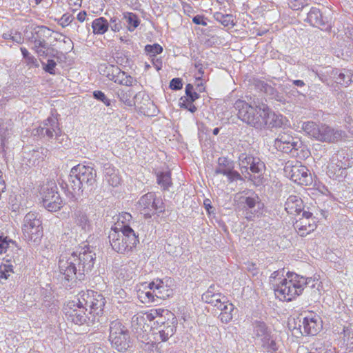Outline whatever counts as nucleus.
<instances>
[{"label": "nucleus", "instance_id": "nucleus-1", "mask_svg": "<svg viewBox=\"0 0 353 353\" xmlns=\"http://www.w3.org/2000/svg\"><path fill=\"white\" fill-rule=\"evenodd\" d=\"M106 303L105 296L94 290L81 291L74 300L69 301L65 307L68 321L75 325L88 326L99 321Z\"/></svg>", "mask_w": 353, "mask_h": 353}, {"label": "nucleus", "instance_id": "nucleus-2", "mask_svg": "<svg viewBox=\"0 0 353 353\" xmlns=\"http://www.w3.org/2000/svg\"><path fill=\"white\" fill-rule=\"evenodd\" d=\"M96 254L90 246L79 251L65 253L60 256L59 270L63 276L64 285L72 286L77 281H83L85 274L90 272L95 263Z\"/></svg>", "mask_w": 353, "mask_h": 353}, {"label": "nucleus", "instance_id": "nucleus-3", "mask_svg": "<svg viewBox=\"0 0 353 353\" xmlns=\"http://www.w3.org/2000/svg\"><path fill=\"white\" fill-rule=\"evenodd\" d=\"M287 278L273 283L275 295L280 299L291 301L305 290L310 300L316 301L320 296V283L312 277H304L294 272H288Z\"/></svg>", "mask_w": 353, "mask_h": 353}, {"label": "nucleus", "instance_id": "nucleus-4", "mask_svg": "<svg viewBox=\"0 0 353 353\" xmlns=\"http://www.w3.org/2000/svg\"><path fill=\"white\" fill-rule=\"evenodd\" d=\"M96 178L97 171L92 166L78 164L71 169L67 181H63L61 186L71 198L77 199L84 191L88 193L96 188Z\"/></svg>", "mask_w": 353, "mask_h": 353}, {"label": "nucleus", "instance_id": "nucleus-5", "mask_svg": "<svg viewBox=\"0 0 353 353\" xmlns=\"http://www.w3.org/2000/svg\"><path fill=\"white\" fill-rule=\"evenodd\" d=\"M108 238L112 250L120 254L132 252L139 243V236L130 225L112 227Z\"/></svg>", "mask_w": 353, "mask_h": 353}, {"label": "nucleus", "instance_id": "nucleus-6", "mask_svg": "<svg viewBox=\"0 0 353 353\" xmlns=\"http://www.w3.org/2000/svg\"><path fill=\"white\" fill-rule=\"evenodd\" d=\"M301 129L310 137L326 143H334L341 140L345 136V132L334 129L323 123L317 124L314 121L302 123Z\"/></svg>", "mask_w": 353, "mask_h": 353}, {"label": "nucleus", "instance_id": "nucleus-7", "mask_svg": "<svg viewBox=\"0 0 353 353\" xmlns=\"http://www.w3.org/2000/svg\"><path fill=\"white\" fill-rule=\"evenodd\" d=\"M108 341L113 349L119 352H125L132 346V340L128 327L118 320H113L109 324Z\"/></svg>", "mask_w": 353, "mask_h": 353}, {"label": "nucleus", "instance_id": "nucleus-8", "mask_svg": "<svg viewBox=\"0 0 353 353\" xmlns=\"http://www.w3.org/2000/svg\"><path fill=\"white\" fill-rule=\"evenodd\" d=\"M261 107L262 104L254 106L242 99H238L234 103L238 118L256 128H261V125L263 123Z\"/></svg>", "mask_w": 353, "mask_h": 353}, {"label": "nucleus", "instance_id": "nucleus-9", "mask_svg": "<svg viewBox=\"0 0 353 353\" xmlns=\"http://www.w3.org/2000/svg\"><path fill=\"white\" fill-rule=\"evenodd\" d=\"M253 337L259 342L263 351L274 353L279 350L276 337L272 330L262 321L255 320L252 322Z\"/></svg>", "mask_w": 353, "mask_h": 353}, {"label": "nucleus", "instance_id": "nucleus-10", "mask_svg": "<svg viewBox=\"0 0 353 353\" xmlns=\"http://www.w3.org/2000/svg\"><path fill=\"white\" fill-rule=\"evenodd\" d=\"M23 239L35 245L40 243L43 235L41 216L37 212H30L23 218L22 225Z\"/></svg>", "mask_w": 353, "mask_h": 353}, {"label": "nucleus", "instance_id": "nucleus-11", "mask_svg": "<svg viewBox=\"0 0 353 353\" xmlns=\"http://www.w3.org/2000/svg\"><path fill=\"white\" fill-rule=\"evenodd\" d=\"M37 134L43 138L46 137L48 140L53 139L55 136L54 139L60 145L59 147H66L70 143L68 135L63 133L59 128L57 118L48 117L37 129Z\"/></svg>", "mask_w": 353, "mask_h": 353}, {"label": "nucleus", "instance_id": "nucleus-12", "mask_svg": "<svg viewBox=\"0 0 353 353\" xmlns=\"http://www.w3.org/2000/svg\"><path fill=\"white\" fill-rule=\"evenodd\" d=\"M137 209L144 214L145 218H151L154 214H161L165 211L162 199L157 198L154 192H148L137 201Z\"/></svg>", "mask_w": 353, "mask_h": 353}, {"label": "nucleus", "instance_id": "nucleus-13", "mask_svg": "<svg viewBox=\"0 0 353 353\" xmlns=\"http://www.w3.org/2000/svg\"><path fill=\"white\" fill-rule=\"evenodd\" d=\"M41 195L42 205L49 212H57L63 207V200L54 183H48L44 185L42 188Z\"/></svg>", "mask_w": 353, "mask_h": 353}, {"label": "nucleus", "instance_id": "nucleus-14", "mask_svg": "<svg viewBox=\"0 0 353 353\" xmlns=\"http://www.w3.org/2000/svg\"><path fill=\"white\" fill-rule=\"evenodd\" d=\"M321 318L315 314H310L304 317L301 324L298 327H294L292 330L294 335H312L314 336L322 327Z\"/></svg>", "mask_w": 353, "mask_h": 353}, {"label": "nucleus", "instance_id": "nucleus-15", "mask_svg": "<svg viewBox=\"0 0 353 353\" xmlns=\"http://www.w3.org/2000/svg\"><path fill=\"white\" fill-rule=\"evenodd\" d=\"M274 145L277 150L294 155L299 148L301 147L302 143L297 137H293L290 134L283 133L279 134L275 139Z\"/></svg>", "mask_w": 353, "mask_h": 353}, {"label": "nucleus", "instance_id": "nucleus-16", "mask_svg": "<svg viewBox=\"0 0 353 353\" xmlns=\"http://www.w3.org/2000/svg\"><path fill=\"white\" fill-rule=\"evenodd\" d=\"M239 165L245 171L250 170L254 174L262 175L265 170L264 162L258 157L251 154L241 153L239 157Z\"/></svg>", "mask_w": 353, "mask_h": 353}, {"label": "nucleus", "instance_id": "nucleus-17", "mask_svg": "<svg viewBox=\"0 0 353 353\" xmlns=\"http://www.w3.org/2000/svg\"><path fill=\"white\" fill-rule=\"evenodd\" d=\"M262 112L261 116L263 123L261 125V128L267 126L268 128H281L285 121L286 119L282 114L275 113L272 111L267 105L262 103Z\"/></svg>", "mask_w": 353, "mask_h": 353}, {"label": "nucleus", "instance_id": "nucleus-18", "mask_svg": "<svg viewBox=\"0 0 353 353\" xmlns=\"http://www.w3.org/2000/svg\"><path fill=\"white\" fill-rule=\"evenodd\" d=\"M294 227L300 236H305L316 228V219L312 212L303 211L302 218L295 222Z\"/></svg>", "mask_w": 353, "mask_h": 353}, {"label": "nucleus", "instance_id": "nucleus-19", "mask_svg": "<svg viewBox=\"0 0 353 353\" xmlns=\"http://www.w3.org/2000/svg\"><path fill=\"white\" fill-rule=\"evenodd\" d=\"M290 174V179L293 181L302 185H307L312 181L309 170L302 165H293L291 168Z\"/></svg>", "mask_w": 353, "mask_h": 353}, {"label": "nucleus", "instance_id": "nucleus-20", "mask_svg": "<svg viewBox=\"0 0 353 353\" xmlns=\"http://www.w3.org/2000/svg\"><path fill=\"white\" fill-rule=\"evenodd\" d=\"M50 31V29L46 26H37L30 37V41L33 43V46H41L44 49H48L46 39L51 36Z\"/></svg>", "mask_w": 353, "mask_h": 353}, {"label": "nucleus", "instance_id": "nucleus-21", "mask_svg": "<svg viewBox=\"0 0 353 353\" xmlns=\"http://www.w3.org/2000/svg\"><path fill=\"white\" fill-rule=\"evenodd\" d=\"M241 203L243 205V209L247 211L246 219H252L253 212H256L257 210H260L263 205L261 204L259 197L256 194L253 193L250 196H242L241 199Z\"/></svg>", "mask_w": 353, "mask_h": 353}, {"label": "nucleus", "instance_id": "nucleus-22", "mask_svg": "<svg viewBox=\"0 0 353 353\" xmlns=\"http://www.w3.org/2000/svg\"><path fill=\"white\" fill-rule=\"evenodd\" d=\"M305 21L311 26L321 30H326L330 26L327 18L325 17L320 10L316 7L311 8L307 13Z\"/></svg>", "mask_w": 353, "mask_h": 353}, {"label": "nucleus", "instance_id": "nucleus-23", "mask_svg": "<svg viewBox=\"0 0 353 353\" xmlns=\"http://www.w3.org/2000/svg\"><path fill=\"white\" fill-rule=\"evenodd\" d=\"M72 217L77 226L86 232H90L92 229V221L89 218L87 209L79 208L74 210Z\"/></svg>", "mask_w": 353, "mask_h": 353}, {"label": "nucleus", "instance_id": "nucleus-24", "mask_svg": "<svg viewBox=\"0 0 353 353\" xmlns=\"http://www.w3.org/2000/svg\"><path fill=\"white\" fill-rule=\"evenodd\" d=\"M303 201L297 195H290L285 201V210L290 214H300L303 213Z\"/></svg>", "mask_w": 353, "mask_h": 353}, {"label": "nucleus", "instance_id": "nucleus-25", "mask_svg": "<svg viewBox=\"0 0 353 353\" xmlns=\"http://www.w3.org/2000/svg\"><path fill=\"white\" fill-rule=\"evenodd\" d=\"M152 288H154V294L158 299H166L173 294V290L167 284H165L163 280L157 279L150 283Z\"/></svg>", "mask_w": 353, "mask_h": 353}, {"label": "nucleus", "instance_id": "nucleus-26", "mask_svg": "<svg viewBox=\"0 0 353 353\" xmlns=\"http://www.w3.org/2000/svg\"><path fill=\"white\" fill-rule=\"evenodd\" d=\"M177 322L176 318L174 316L167 319V323L158 327L159 334L162 341H166L171 337L176 331Z\"/></svg>", "mask_w": 353, "mask_h": 353}, {"label": "nucleus", "instance_id": "nucleus-27", "mask_svg": "<svg viewBox=\"0 0 353 353\" xmlns=\"http://www.w3.org/2000/svg\"><path fill=\"white\" fill-rule=\"evenodd\" d=\"M330 161H332V164L339 165V167L345 174H347V169L353 165V159L349 158L347 154L344 151L334 154Z\"/></svg>", "mask_w": 353, "mask_h": 353}, {"label": "nucleus", "instance_id": "nucleus-28", "mask_svg": "<svg viewBox=\"0 0 353 353\" xmlns=\"http://www.w3.org/2000/svg\"><path fill=\"white\" fill-rule=\"evenodd\" d=\"M334 81L343 86L347 87L352 83V73L349 70L334 69L331 73Z\"/></svg>", "mask_w": 353, "mask_h": 353}, {"label": "nucleus", "instance_id": "nucleus-29", "mask_svg": "<svg viewBox=\"0 0 353 353\" xmlns=\"http://www.w3.org/2000/svg\"><path fill=\"white\" fill-rule=\"evenodd\" d=\"M234 168V161L228 157H221L217 160V166L214 170V174H223Z\"/></svg>", "mask_w": 353, "mask_h": 353}, {"label": "nucleus", "instance_id": "nucleus-30", "mask_svg": "<svg viewBox=\"0 0 353 353\" xmlns=\"http://www.w3.org/2000/svg\"><path fill=\"white\" fill-rule=\"evenodd\" d=\"M109 28V22L103 17L94 19L92 23V32L94 34H104L108 30Z\"/></svg>", "mask_w": 353, "mask_h": 353}, {"label": "nucleus", "instance_id": "nucleus-31", "mask_svg": "<svg viewBox=\"0 0 353 353\" xmlns=\"http://www.w3.org/2000/svg\"><path fill=\"white\" fill-rule=\"evenodd\" d=\"M156 176L157 183L161 186L162 190H169V188L172 185L171 172H158L156 173Z\"/></svg>", "mask_w": 353, "mask_h": 353}, {"label": "nucleus", "instance_id": "nucleus-32", "mask_svg": "<svg viewBox=\"0 0 353 353\" xmlns=\"http://www.w3.org/2000/svg\"><path fill=\"white\" fill-rule=\"evenodd\" d=\"M100 73L105 76L109 80L114 81L115 77L120 72V68L112 64H101L99 68Z\"/></svg>", "mask_w": 353, "mask_h": 353}, {"label": "nucleus", "instance_id": "nucleus-33", "mask_svg": "<svg viewBox=\"0 0 353 353\" xmlns=\"http://www.w3.org/2000/svg\"><path fill=\"white\" fill-rule=\"evenodd\" d=\"M148 288L150 290H143L138 292L139 299L143 303H157L159 299L157 298V295L154 294V288H152V285L149 284Z\"/></svg>", "mask_w": 353, "mask_h": 353}, {"label": "nucleus", "instance_id": "nucleus-34", "mask_svg": "<svg viewBox=\"0 0 353 353\" xmlns=\"http://www.w3.org/2000/svg\"><path fill=\"white\" fill-rule=\"evenodd\" d=\"M225 305L222 309V312L219 315L220 320L223 323H229L233 318L232 312L234 310V305L230 303L226 299V301H224Z\"/></svg>", "mask_w": 353, "mask_h": 353}, {"label": "nucleus", "instance_id": "nucleus-35", "mask_svg": "<svg viewBox=\"0 0 353 353\" xmlns=\"http://www.w3.org/2000/svg\"><path fill=\"white\" fill-rule=\"evenodd\" d=\"M134 94V92L132 89H129L128 90H119L117 92V97L119 100L123 102L125 105L129 107H132L135 105V101H134V97H132Z\"/></svg>", "mask_w": 353, "mask_h": 353}, {"label": "nucleus", "instance_id": "nucleus-36", "mask_svg": "<svg viewBox=\"0 0 353 353\" xmlns=\"http://www.w3.org/2000/svg\"><path fill=\"white\" fill-rule=\"evenodd\" d=\"M327 174L330 178L335 180L341 181L345 177L346 174L341 170L339 165L332 164L330 161L327 167Z\"/></svg>", "mask_w": 353, "mask_h": 353}, {"label": "nucleus", "instance_id": "nucleus-37", "mask_svg": "<svg viewBox=\"0 0 353 353\" xmlns=\"http://www.w3.org/2000/svg\"><path fill=\"white\" fill-rule=\"evenodd\" d=\"M123 19H125L128 26V30L130 32L134 31L140 24V19L138 16L133 12H125L123 14Z\"/></svg>", "mask_w": 353, "mask_h": 353}, {"label": "nucleus", "instance_id": "nucleus-38", "mask_svg": "<svg viewBox=\"0 0 353 353\" xmlns=\"http://www.w3.org/2000/svg\"><path fill=\"white\" fill-rule=\"evenodd\" d=\"M113 81L116 83L125 86H132L133 85L134 82H137V81L132 77L128 75L121 69L119 73L116 75Z\"/></svg>", "mask_w": 353, "mask_h": 353}, {"label": "nucleus", "instance_id": "nucleus-39", "mask_svg": "<svg viewBox=\"0 0 353 353\" xmlns=\"http://www.w3.org/2000/svg\"><path fill=\"white\" fill-rule=\"evenodd\" d=\"M214 18L216 21L220 22L224 26H234V17L231 14H224L220 12H216L214 14Z\"/></svg>", "mask_w": 353, "mask_h": 353}, {"label": "nucleus", "instance_id": "nucleus-40", "mask_svg": "<svg viewBox=\"0 0 353 353\" xmlns=\"http://www.w3.org/2000/svg\"><path fill=\"white\" fill-rule=\"evenodd\" d=\"M134 101H135V104L137 103L143 105L151 104L154 106L153 102L150 101L149 95L145 91H141L135 94L134 96Z\"/></svg>", "mask_w": 353, "mask_h": 353}, {"label": "nucleus", "instance_id": "nucleus-41", "mask_svg": "<svg viewBox=\"0 0 353 353\" xmlns=\"http://www.w3.org/2000/svg\"><path fill=\"white\" fill-rule=\"evenodd\" d=\"M226 299L227 297L221 292L215 294L214 296H209L208 299L207 298V299L204 297H201L203 301L208 304H211L214 306L218 305L219 303H224V301H226Z\"/></svg>", "mask_w": 353, "mask_h": 353}, {"label": "nucleus", "instance_id": "nucleus-42", "mask_svg": "<svg viewBox=\"0 0 353 353\" xmlns=\"http://www.w3.org/2000/svg\"><path fill=\"white\" fill-rule=\"evenodd\" d=\"M145 52L147 55L151 57H155L157 54L163 52V48L158 43H154L152 45L148 44L145 46Z\"/></svg>", "mask_w": 353, "mask_h": 353}, {"label": "nucleus", "instance_id": "nucleus-43", "mask_svg": "<svg viewBox=\"0 0 353 353\" xmlns=\"http://www.w3.org/2000/svg\"><path fill=\"white\" fill-rule=\"evenodd\" d=\"M133 268L128 264L122 265L120 269L119 276L124 280H130L134 276Z\"/></svg>", "mask_w": 353, "mask_h": 353}, {"label": "nucleus", "instance_id": "nucleus-44", "mask_svg": "<svg viewBox=\"0 0 353 353\" xmlns=\"http://www.w3.org/2000/svg\"><path fill=\"white\" fill-rule=\"evenodd\" d=\"M13 272V266L10 261L0 265V279H8L10 274Z\"/></svg>", "mask_w": 353, "mask_h": 353}, {"label": "nucleus", "instance_id": "nucleus-45", "mask_svg": "<svg viewBox=\"0 0 353 353\" xmlns=\"http://www.w3.org/2000/svg\"><path fill=\"white\" fill-rule=\"evenodd\" d=\"M343 339L347 341L349 348L353 350V327L345 326L343 330Z\"/></svg>", "mask_w": 353, "mask_h": 353}, {"label": "nucleus", "instance_id": "nucleus-46", "mask_svg": "<svg viewBox=\"0 0 353 353\" xmlns=\"http://www.w3.org/2000/svg\"><path fill=\"white\" fill-rule=\"evenodd\" d=\"M265 94L279 102L284 103L286 101L285 95L283 92L278 91L272 85Z\"/></svg>", "mask_w": 353, "mask_h": 353}, {"label": "nucleus", "instance_id": "nucleus-47", "mask_svg": "<svg viewBox=\"0 0 353 353\" xmlns=\"http://www.w3.org/2000/svg\"><path fill=\"white\" fill-rule=\"evenodd\" d=\"M192 61H193V65L196 69H197L198 72L195 74L196 80H202L204 74V70L203 68V64L201 61L195 55L192 56Z\"/></svg>", "mask_w": 353, "mask_h": 353}, {"label": "nucleus", "instance_id": "nucleus-48", "mask_svg": "<svg viewBox=\"0 0 353 353\" xmlns=\"http://www.w3.org/2000/svg\"><path fill=\"white\" fill-rule=\"evenodd\" d=\"M185 97H183L184 99L190 101H195L199 98V94L194 90V87L192 84L188 83L185 86Z\"/></svg>", "mask_w": 353, "mask_h": 353}, {"label": "nucleus", "instance_id": "nucleus-49", "mask_svg": "<svg viewBox=\"0 0 353 353\" xmlns=\"http://www.w3.org/2000/svg\"><path fill=\"white\" fill-rule=\"evenodd\" d=\"M224 176H226L228 178V181L231 183L234 181H241L242 182H244L245 180L243 177L241 175V174L234 170V168H232L229 172H225Z\"/></svg>", "mask_w": 353, "mask_h": 353}, {"label": "nucleus", "instance_id": "nucleus-50", "mask_svg": "<svg viewBox=\"0 0 353 353\" xmlns=\"http://www.w3.org/2000/svg\"><path fill=\"white\" fill-rule=\"evenodd\" d=\"M132 219V215L128 212H122L119 215L117 223L114 227H122L123 225H130L129 223Z\"/></svg>", "mask_w": 353, "mask_h": 353}, {"label": "nucleus", "instance_id": "nucleus-51", "mask_svg": "<svg viewBox=\"0 0 353 353\" xmlns=\"http://www.w3.org/2000/svg\"><path fill=\"white\" fill-rule=\"evenodd\" d=\"M41 63L45 72L50 74H56L55 68L57 63L53 59H48L46 63L43 61H41Z\"/></svg>", "mask_w": 353, "mask_h": 353}, {"label": "nucleus", "instance_id": "nucleus-52", "mask_svg": "<svg viewBox=\"0 0 353 353\" xmlns=\"http://www.w3.org/2000/svg\"><path fill=\"white\" fill-rule=\"evenodd\" d=\"M312 352L310 353H323L327 347L324 342L321 340L314 341L312 345Z\"/></svg>", "mask_w": 353, "mask_h": 353}, {"label": "nucleus", "instance_id": "nucleus-53", "mask_svg": "<svg viewBox=\"0 0 353 353\" xmlns=\"http://www.w3.org/2000/svg\"><path fill=\"white\" fill-rule=\"evenodd\" d=\"M93 97L95 99L103 103L106 106H110L111 105L110 100L108 99L105 94L101 90L94 91Z\"/></svg>", "mask_w": 353, "mask_h": 353}, {"label": "nucleus", "instance_id": "nucleus-54", "mask_svg": "<svg viewBox=\"0 0 353 353\" xmlns=\"http://www.w3.org/2000/svg\"><path fill=\"white\" fill-rule=\"evenodd\" d=\"M183 97H181L180 99V106L182 108L187 109L192 113H194L197 108L193 104L194 101H188L186 99H183Z\"/></svg>", "mask_w": 353, "mask_h": 353}, {"label": "nucleus", "instance_id": "nucleus-55", "mask_svg": "<svg viewBox=\"0 0 353 353\" xmlns=\"http://www.w3.org/2000/svg\"><path fill=\"white\" fill-rule=\"evenodd\" d=\"M9 133L7 130L3 129V128L0 127V137H1V145H0V151L1 152H5L6 151V142L8 139Z\"/></svg>", "mask_w": 353, "mask_h": 353}, {"label": "nucleus", "instance_id": "nucleus-56", "mask_svg": "<svg viewBox=\"0 0 353 353\" xmlns=\"http://www.w3.org/2000/svg\"><path fill=\"white\" fill-rule=\"evenodd\" d=\"M74 17L68 13H65L62 15L61 18L59 20L58 23L61 25L63 28L66 27L69 24H70L74 20Z\"/></svg>", "mask_w": 353, "mask_h": 353}, {"label": "nucleus", "instance_id": "nucleus-57", "mask_svg": "<svg viewBox=\"0 0 353 353\" xmlns=\"http://www.w3.org/2000/svg\"><path fill=\"white\" fill-rule=\"evenodd\" d=\"M110 28L114 32H119L121 28V22L117 17H112L110 20Z\"/></svg>", "mask_w": 353, "mask_h": 353}, {"label": "nucleus", "instance_id": "nucleus-58", "mask_svg": "<svg viewBox=\"0 0 353 353\" xmlns=\"http://www.w3.org/2000/svg\"><path fill=\"white\" fill-rule=\"evenodd\" d=\"M283 273H284L283 269L281 270L274 271L273 273H272V274L270 277V281L272 283V285H273V283H276V282H279L280 281H281L283 279L282 277L284 276Z\"/></svg>", "mask_w": 353, "mask_h": 353}, {"label": "nucleus", "instance_id": "nucleus-59", "mask_svg": "<svg viewBox=\"0 0 353 353\" xmlns=\"http://www.w3.org/2000/svg\"><path fill=\"white\" fill-rule=\"evenodd\" d=\"M183 87L182 79L181 78H174L170 81V88L173 90H179Z\"/></svg>", "mask_w": 353, "mask_h": 353}, {"label": "nucleus", "instance_id": "nucleus-60", "mask_svg": "<svg viewBox=\"0 0 353 353\" xmlns=\"http://www.w3.org/2000/svg\"><path fill=\"white\" fill-rule=\"evenodd\" d=\"M218 288H219L216 287L214 285H211L208 288V290L202 294L201 297H204L207 299V297L208 298L209 296H214V294L220 292V290Z\"/></svg>", "mask_w": 353, "mask_h": 353}, {"label": "nucleus", "instance_id": "nucleus-61", "mask_svg": "<svg viewBox=\"0 0 353 353\" xmlns=\"http://www.w3.org/2000/svg\"><path fill=\"white\" fill-rule=\"evenodd\" d=\"M32 49L35 51L39 57H47L49 55L48 51L50 50V46L48 49H44L41 46H33Z\"/></svg>", "mask_w": 353, "mask_h": 353}, {"label": "nucleus", "instance_id": "nucleus-62", "mask_svg": "<svg viewBox=\"0 0 353 353\" xmlns=\"http://www.w3.org/2000/svg\"><path fill=\"white\" fill-rule=\"evenodd\" d=\"M289 5L294 10H302L306 6L301 0H290Z\"/></svg>", "mask_w": 353, "mask_h": 353}, {"label": "nucleus", "instance_id": "nucleus-63", "mask_svg": "<svg viewBox=\"0 0 353 353\" xmlns=\"http://www.w3.org/2000/svg\"><path fill=\"white\" fill-rule=\"evenodd\" d=\"M10 243H13V241L12 240H8L7 237L3 238L0 236V254L6 252Z\"/></svg>", "mask_w": 353, "mask_h": 353}, {"label": "nucleus", "instance_id": "nucleus-64", "mask_svg": "<svg viewBox=\"0 0 353 353\" xmlns=\"http://www.w3.org/2000/svg\"><path fill=\"white\" fill-rule=\"evenodd\" d=\"M255 87L261 91L266 93L268 90H270L271 85L263 81L258 80L255 82Z\"/></svg>", "mask_w": 353, "mask_h": 353}]
</instances>
